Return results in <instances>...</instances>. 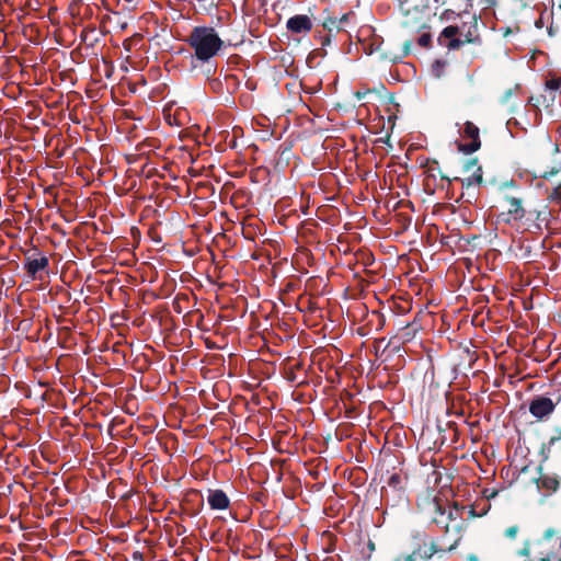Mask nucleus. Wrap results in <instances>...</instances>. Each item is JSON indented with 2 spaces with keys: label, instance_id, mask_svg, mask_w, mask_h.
Wrapping results in <instances>:
<instances>
[{
  "label": "nucleus",
  "instance_id": "f257e3e1",
  "mask_svg": "<svg viewBox=\"0 0 561 561\" xmlns=\"http://www.w3.org/2000/svg\"><path fill=\"white\" fill-rule=\"evenodd\" d=\"M187 42L194 49L196 58L203 62L215 57L224 44L215 28L210 26L194 27Z\"/></svg>",
  "mask_w": 561,
  "mask_h": 561
},
{
  "label": "nucleus",
  "instance_id": "f03ea898",
  "mask_svg": "<svg viewBox=\"0 0 561 561\" xmlns=\"http://www.w3.org/2000/svg\"><path fill=\"white\" fill-rule=\"evenodd\" d=\"M556 409V403L548 397H536L529 404L530 414L538 421L548 417Z\"/></svg>",
  "mask_w": 561,
  "mask_h": 561
},
{
  "label": "nucleus",
  "instance_id": "7ed1b4c3",
  "mask_svg": "<svg viewBox=\"0 0 561 561\" xmlns=\"http://www.w3.org/2000/svg\"><path fill=\"white\" fill-rule=\"evenodd\" d=\"M461 133L462 136L470 139L471 142L468 145H460L459 149L466 153H472L477 151L481 146L479 128L473 123L466 122Z\"/></svg>",
  "mask_w": 561,
  "mask_h": 561
},
{
  "label": "nucleus",
  "instance_id": "20e7f679",
  "mask_svg": "<svg viewBox=\"0 0 561 561\" xmlns=\"http://www.w3.org/2000/svg\"><path fill=\"white\" fill-rule=\"evenodd\" d=\"M286 26L295 34L308 33L312 28V21L308 15L298 14L288 19Z\"/></svg>",
  "mask_w": 561,
  "mask_h": 561
},
{
  "label": "nucleus",
  "instance_id": "39448f33",
  "mask_svg": "<svg viewBox=\"0 0 561 561\" xmlns=\"http://www.w3.org/2000/svg\"><path fill=\"white\" fill-rule=\"evenodd\" d=\"M458 33L459 28L457 26L449 25L442 31L438 41L442 45H446L448 49H457L462 45V41L456 37Z\"/></svg>",
  "mask_w": 561,
  "mask_h": 561
},
{
  "label": "nucleus",
  "instance_id": "423d86ee",
  "mask_svg": "<svg viewBox=\"0 0 561 561\" xmlns=\"http://www.w3.org/2000/svg\"><path fill=\"white\" fill-rule=\"evenodd\" d=\"M207 503L211 510L224 511L230 505V500L222 490H208Z\"/></svg>",
  "mask_w": 561,
  "mask_h": 561
},
{
  "label": "nucleus",
  "instance_id": "0eeeda50",
  "mask_svg": "<svg viewBox=\"0 0 561 561\" xmlns=\"http://www.w3.org/2000/svg\"><path fill=\"white\" fill-rule=\"evenodd\" d=\"M442 551L435 541L433 540H425L416 549H414L412 552L416 556L419 561H427L433 558L434 554Z\"/></svg>",
  "mask_w": 561,
  "mask_h": 561
},
{
  "label": "nucleus",
  "instance_id": "6e6552de",
  "mask_svg": "<svg viewBox=\"0 0 561 561\" xmlns=\"http://www.w3.org/2000/svg\"><path fill=\"white\" fill-rule=\"evenodd\" d=\"M505 203L507 207V220H520L525 217V209L522 205V201L517 197L507 196L505 197Z\"/></svg>",
  "mask_w": 561,
  "mask_h": 561
},
{
  "label": "nucleus",
  "instance_id": "1a4fd4ad",
  "mask_svg": "<svg viewBox=\"0 0 561 561\" xmlns=\"http://www.w3.org/2000/svg\"><path fill=\"white\" fill-rule=\"evenodd\" d=\"M48 264L49 260L46 255H42L38 259H32L27 256L25 260L24 267L27 274L35 279L37 277V273L44 271L48 266Z\"/></svg>",
  "mask_w": 561,
  "mask_h": 561
},
{
  "label": "nucleus",
  "instance_id": "9d476101",
  "mask_svg": "<svg viewBox=\"0 0 561 561\" xmlns=\"http://www.w3.org/2000/svg\"><path fill=\"white\" fill-rule=\"evenodd\" d=\"M466 171L473 170L472 174L468 176L465 182L468 186L470 185H479L482 183V169L481 167L477 165V160L471 159L466 163Z\"/></svg>",
  "mask_w": 561,
  "mask_h": 561
},
{
  "label": "nucleus",
  "instance_id": "9b49d317",
  "mask_svg": "<svg viewBox=\"0 0 561 561\" xmlns=\"http://www.w3.org/2000/svg\"><path fill=\"white\" fill-rule=\"evenodd\" d=\"M538 486L545 488L549 491H556L559 486V481L556 477L551 476H541L538 479Z\"/></svg>",
  "mask_w": 561,
  "mask_h": 561
},
{
  "label": "nucleus",
  "instance_id": "f8f14e48",
  "mask_svg": "<svg viewBox=\"0 0 561 561\" xmlns=\"http://www.w3.org/2000/svg\"><path fill=\"white\" fill-rule=\"evenodd\" d=\"M545 87L550 91H557L561 89V78L552 77L547 79Z\"/></svg>",
  "mask_w": 561,
  "mask_h": 561
},
{
  "label": "nucleus",
  "instance_id": "ddd939ff",
  "mask_svg": "<svg viewBox=\"0 0 561 561\" xmlns=\"http://www.w3.org/2000/svg\"><path fill=\"white\" fill-rule=\"evenodd\" d=\"M518 533H519V527L517 525H512L504 530V537L510 540H514V539H516Z\"/></svg>",
  "mask_w": 561,
  "mask_h": 561
},
{
  "label": "nucleus",
  "instance_id": "4468645a",
  "mask_svg": "<svg viewBox=\"0 0 561 561\" xmlns=\"http://www.w3.org/2000/svg\"><path fill=\"white\" fill-rule=\"evenodd\" d=\"M554 541L559 542V551L557 553L549 554V556H547L545 558H541L540 561H561V539L560 538H556Z\"/></svg>",
  "mask_w": 561,
  "mask_h": 561
},
{
  "label": "nucleus",
  "instance_id": "2eb2a0df",
  "mask_svg": "<svg viewBox=\"0 0 561 561\" xmlns=\"http://www.w3.org/2000/svg\"><path fill=\"white\" fill-rule=\"evenodd\" d=\"M550 201L552 202H557L559 204H561V184L558 185L553 192L551 193V195L549 196Z\"/></svg>",
  "mask_w": 561,
  "mask_h": 561
},
{
  "label": "nucleus",
  "instance_id": "dca6fc26",
  "mask_svg": "<svg viewBox=\"0 0 561 561\" xmlns=\"http://www.w3.org/2000/svg\"><path fill=\"white\" fill-rule=\"evenodd\" d=\"M392 561H419V559L416 558V556L412 552V553H408V554H401L399 557H397L394 560Z\"/></svg>",
  "mask_w": 561,
  "mask_h": 561
},
{
  "label": "nucleus",
  "instance_id": "f3484780",
  "mask_svg": "<svg viewBox=\"0 0 561 561\" xmlns=\"http://www.w3.org/2000/svg\"><path fill=\"white\" fill-rule=\"evenodd\" d=\"M431 43V36L428 34H423L419 38V44L423 47H427Z\"/></svg>",
  "mask_w": 561,
  "mask_h": 561
},
{
  "label": "nucleus",
  "instance_id": "a211bd4d",
  "mask_svg": "<svg viewBox=\"0 0 561 561\" xmlns=\"http://www.w3.org/2000/svg\"><path fill=\"white\" fill-rule=\"evenodd\" d=\"M548 211L547 210H538L536 211V219L541 221V222H546L547 219H548Z\"/></svg>",
  "mask_w": 561,
  "mask_h": 561
},
{
  "label": "nucleus",
  "instance_id": "6ab92c4d",
  "mask_svg": "<svg viewBox=\"0 0 561 561\" xmlns=\"http://www.w3.org/2000/svg\"><path fill=\"white\" fill-rule=\"evenodd\" d=\"M556 535H557V531L554 529H552V528H549V529H547L545 531L543 539L546 541H551L554 538Z\"/></svg>",
  "mask_w": 561,
  "mask_h": 561
},
{
  "label": "nucleus",
  "instance_id": "aec40b11",
  "mask_svg": "<svg viewBox=\"0 0 561 561\" xmlns=\"http://www.w3.org/2000/svg\"><path fill=\"white\" fill-rule=\"evenodd\" d=\"M367 93H369V90H366V91H363V92L362 91H357L356 92V96H357L358 100H360V99H364Z\"/></svg>",
  "mask_w": 561,
  "mask_h": 561
},
{
  "label": "nucleus",
  "instance_id": "412c9836",
  "mask_svg": "<svg viewBox=\"0 0 561 561\" xmlns=\"http://www.w3.org/2000/svg\"><path fill=\"white\" fill-rule=\"evenodd\" d=\"M467 561H479V559L476 554H470L468 556Z\"/></svg>",
  "mask_w": 561,
  "mask_h": 561
},
{
  "label": "nucleus",
  "instance_id": "4be33fe9",
  "mask_svg": "<svg viewBox=\"0 0 561 561\" xmlns=\"http://www.w3.org/2000/svg\"><path fill=\"white\" fill-rule=\"evenodd\" d=\"M556 173H557V171L552 170V171H551V172H549V173H543V174H542V178H548V175H553V174H556Z\"/></svg>",
  "mask_w": 561,
  "mask_h": 561
},
{
  "label": "nucleus",
  "instance_id": "5701e85b",
  "mask_svg": "<svg viewBox=\"0 0 561 561\" xmlns=\"http://www.w3.org/2000/svg\"><path fill=\"white\" fill-rule=\"evenodd\" d=\"M560 437H561V431H560Z\"/></svg>",
  "mask_w": 561,
  "mask_h": 561
},
{
  "label": "nucleus",
  "instance_id": "b1692460",
  "mask_svg": "<svg viewBox=\"0 0 561 561\" xmlns=\"http://www.w3.org/2000/svg\"><path fill=\"white\" fill-rule=\"evenodd\" d=\"M560 9H561V3H560Z\"/></svg>",
  "mask_w": 561,
  "mask_h": 561
}]
</instances>
